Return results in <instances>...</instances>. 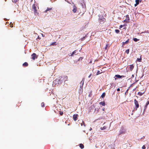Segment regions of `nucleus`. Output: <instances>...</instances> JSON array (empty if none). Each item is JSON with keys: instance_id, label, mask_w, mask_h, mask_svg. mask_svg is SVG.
<instances>
[{"instance_id": "f257e3e1", "label": "nucleus", "mask_w": 149, "mask_h": 149, "mask_svg": "<svg viewBox=\"0 0 149 149\" xmlns=\"http://www.w3.org/2000/svg\"><path fill=\"white\" fill-rule=\"evenodd\" d=\"M99 19L100 22L101 24L103 23L105 21V19L104 18L103 16H99Z\"/></svg>"}, {"instance_id": "f03ea898", "label": "nucleus", "mask_w": 149, "mask_h": 149, "mask_svg": "<svg viewBox=\"0 0 149 149\" xmlns=\"http://www.w3.org/2000/svg\"><path fill=\"white\" fill-rule=\"evenodd\" d=\"M134 102L135 106V109L136 110L139 107V104L138 101L136 99H135L134 100Z\"/></svg>"}, {"instance_id": "7ed1b4c3", "label": "nucleus", "mask_w": 149, "mask_h": 149, "mask_svg": "<svg viewBox=\"0 0 149 149\" xmlns=\"http://www.w3.org/2000/svg\"><path fill=\"white\" fill-rule=\"evenodd\" d=\"M32 8L34 10V13L35 15H38V13L37 12V10L36 9V7L35 6V4H34L33 5Z\"/></svg>"}, {"instance_id": "20e7f679", "label": "nucleus", "mask_w": 149, "mask_h": 149, "mask_svg": "<svg viewBox=\"0 0 149 149\" xmlns=\"http://www.w3.org/2000/svg\"><path fill=\"white\" fill-rule=\"evenodd\" d=\"M32 58L33 60H34L36 58H38V56H37L36 54L33 53L32 55Z\"/></svg>"}, {"instance_id": "39448f33", "label": "nucleus", "mask_w": 149, "mask_h": 149, "mask_svg": "<svg viewBox=\"0 0 149 149\" xmlns=\"http://www.w3.org/2000/svg\"><path fill=\"white\" fill-rule=\"evenodd\" d=\"M78 116V115L77 114H74L73 115V120L74 121H76L77 120V117Z\"/></svg>"}, {"instance_id": "423d86ee", "label": "nucleus", "mask_w": 149, "mask_h": 149, "mask_svg": "<svg viewBox=\"0 0 149 149\" xmlns=\"http://www.w3.org/2000/svg\"><path fill=\"white\" fill-rule=\"evenodd\" d=\"M79 123L80 124H81V126H82L83 125L84 126V127H85L86 126L83 120H79Z\"/></svg>"}, {"instance_id": "0eeeda50", "label": "nucleus", "mask_w": 149, "mask_h": 149, "mask_svg": "<svg viewBox=\"0 0 149 149\" xmlns=\"http://www.w3.org/2000/svg\"><path fill=\"white\" fill-rule=\"evenodd\" d=\"M77 8L76 7L74 6H73V9L72 10V11L74 13H75L77 11Z\"/></svg>"}, {"instance_id": "6e6552de", "label": "nucleus", "mask_w": 149, "mask_h": 149, "mask_svg": "<svg viewBox=\"0 0 149 149\" xmlns=\"http://www.w3.org/2000/svg\"><path fill=\"white\" fill-rule=\"evenodd\" d=\"M130 20V18L129 16L128 15H126V19L124 20V21H126L127 22H129V21Z\"/></svg>"}, {"instance_id": "1a4fd4ad", "label": "nucleus", "mask_w": 149, "mask_h": 149, "mask_svg": "<svg viewBox=\"0 0 149 149\" xmlns=\"http://www.w3.org/2000/svg\"><path fill=\"white\" fill-rule=\"evenodd\" d=\"M134 68V66L133 65H129L130 70L132 71Z\"/></svg>"}, {"instance_id": "9d476101", "label": "nucleus", "mask_w": 149, "mask_h": 149, "mask_svg": "<svg viewBox=\"0 0 149 149\" xmlns=\"http://www.w3.org/2000/svg\"><path fill=\"white\" fill-rule=\"evenodd\" d=\"M149 104V100L148 101L147 103H146V104L144 107V110H146L147 108V106Z\"/></svg>"}, {"instance_id": "9b49d317", "label": "nucleus", "mask_w": 149, "mask_h": 149, "mask_svg": "<svg viewBox=\"0 0 149 149\" xmlns=\"http://www.w3.org/2000/svg\"><path fill=\"white\" fill-rule=\"evenodd\" d=\"M129 39H128L125 42H123V43H123L122 46L123 45H125V44H127V43H129Z\"/></svg>"}, {"instance_id": "f8f14e48", "label": "nucleus", "mask_w": 149, "mask_h": 149, "mask_svg": "<svg viewBox=\"0 0 149 149\" xmlns=\"http://www.w3.org/2000/svg\"><path fill=\"white\" fill-rule=\"evenodd\" d=\"M100 105L104 106L105 105V102L104 101L101 102L99 103Z\"/></svg>"}, {"instance_id": "ddd939ff", "label": "nucleus", "mask_w": 149, "mask_h": 149, "mask_svg": "<svg viewBox=\"0 0 149 149\" xmlns=\"http://www.w3.org/2000/svg\"><path fill=\"white\" fill-rule=\"evenodd\" d=\"M28 64L27 63L25 62L23 64V66L24 67H27L28 65Z\"/></svg>"}, {"instance_id": "4468645a", "label": "nucleus", "mask_w": 149, "mask_h": 149, "mask_svg": "<svg viewBox=\"0 0 149 149\" xmlns=\"http://www.w3.org/2000/svg\"><path fill=\"white\" fill-rule=\"evenodd\" d=\"M79 147L81 149H83L84 148V145L81 143L80 144Z\"/></svg>"}, {"instance_id": "2eb2a0df", "label": "nucleus", "mask_w": 149, "mask_h": 149, "mask_svg": "<svg viewBox=\"0 0 149 149\" xmlns=\"http://www.w3.org/2000/svg\"><path fill=\"white\" fill-rule=\"evenodd\" d=\"M105 95H106V94H105V93L104 92V93H103L101 96V97L102 98H103L105 96Z\"/></svg>"}, {"instance_id": "dca6fc26", "label": "nucleus", "mask_w": 149, "mask_h": 149, "mask_svg": "<svg viewBox=\"0 0 149 149\" xmlns=\"http://www.w3.org/2000/svg\"><path fill=\"white\" fill-rule=\"evenodd\" d=\"M115 77H116L117 78H121L122 76H121L119 74H116V75H115Z\"/></svg>"}, {"instance_id": "f3484780", "label": "nucleus", "mask_w": 149, "mask_h": 149, "mask_svg": "<svg viewBox=\"0 0 149 149\" xmlns=\"http://www.w3.org/2000/svg\"><path fill=\"white\" fill-rule=\"evenodd\" d=\"M52 10V8H47L46 10L45 11V12H47L48 11Z\"/></svg>"}, {"instance_id": "a211bd4d", "label": "nucleus", "mask_w": 149, "mask_h": 149, "mask_svg": "<svg viewBox=\"0 0 149 149\" xmlns=\"http://www.w3.org/2000/svg\"><path fill=\"white\" fill-rule=\"evenodd\" d=\"M76 52H77V51L76 50H75L74 51H73L72 52V54L71 55V56H73V55L75 53H76Z\"/></svg>"}, {"instance_id": "6ab92c4d", "label": "nucleus", "mask_w": 149, "mask_h": 149, "mask_svg": "<svg viewBox=\"0 0 149 149\" xmlns=\"http://www.w3.org/2000/svg\"><path fill=\"white\" fill-rule=\"evenodd\" d=\"M56 45V42H53L50 45L54 46V45Z\"/></svg>"}, {"instance_id": "aec40b11", "label": "nucleus", "mask_w": 149, "mask_h": 149, "mask_svg": "<svg viewBox=\"0 0 149 149\" xmlns=\"http://www.w3.org/2000/svg\"><path fill=\"white\" fill-rule=\"evenodd\" d=\"M136 61H138V62H141V58H137V59Z\"/></svg>"}, {"instance_id": "412c9836", "label": "nucleus", "mask_w": 149, "mask_h": 149, "mask_svg": "<svg viewBox=\"0 0 149 149\" xmlns=\"http://www.w3.org/2000/svg\"><path fill=\"white\" fill-rule=\"evenodd\" d=\"M129 49H127L125 51V52L127 54H129Z\"/></svg>"}, {"instance_id": "4be33fe9", "label": "nucleus", "mask_w": 149, "mask_h": 149, "mask_svg": "<svg viewBox=\"0 0 149 149\" xmlns=\"http://www.w3.org/2000/svg\"><path fill=\"white\" fill-rule=\"evenodd\" d=\"M135 2H136V3L138 5L139 3V0H136Z\"/></svg>"}, {"instance_id": "5701e85b", "label": "nucleus", "mask_w": 149, "mask_h": 149, "mask_svg": "<svg viewBox=\"0 0 149 149\" xmlns=\"http://www.w3.org/2000/svg\"><path fill=\"white\" fill-rule=\"evenodd\" d=\"M102 72H100V71H99V70H98L97 71V73H96V75H97L101 73Z\"/></svg>"}, {"instance_id": "b1692460", "label": "nucleus", "mask_w": 149, "mask_h": 149, "mask_svg": "<svg viewBox=\"0 0 149 149\" xmlns=\"http://www.w3.org/2000/svg\"><path fill=\"white\" fill-rule=\"evenodd\" d=\"M134 40L135 42H137L139 40V39H138L136 38H134L133 39Z\"/></svg>"}, {"instance_id": "393cba45", "label": "nucleus", "mask_w": 149, "mask_h": 149, "mask_svg": "<svg viewBox=\"0 0 149 149\" xmlns=\"http://www.w3.org/2000/svg\"><path fill=\"white\" fill-rule=\"evenodd\" d=\"M115 31L116 33H118L120 32V31L118 29H116L115 30Z\"/></svg>"}, {"instance_id": "a878e982", "label": "nucleus", "mask_w": 149, "mask_h": 149, "mask_svg": "<svg viewBox=\"0 0 149 149\" xmlns=\"http://www.w3.org/2000/svg\"><path fill=\"white\" fill-rule=\"evenodd\" d=\"M12 1L13 2H14L15 3H16L17 2L19 1V0H12Z\"/></svg>"}, {"instance_id": "bb28decb", "label": "nucleus", "mask_w": 149, "mask_h": 149, "mask_svg": "<svg viewBox=\"0 0 149 149\" xmlns=\"http://www.w3.org/2000/svg\"><path fill=\"white\" fill-rule=\"evenodd\" d=\"M143 93H142L141 92H139L138 93V95H139L140 96H141L143 94Z\"/></svg>"}, {"instance_id": "cd10ccee", "label": "nucleus", "mask_w": 149, "mask_h": 149, "mask_svg": "<svg viewBox=\"0 0 149 149\" xmlns=\"http://www.w3.org/2000/svg\"><path fill=\"white\" fill-rule=\"evenodd\" d=\"M41 106L42 107H44L45 106V104L44 103V102H42L41 104Z\"/></svg>"}, {"instance_id": "c85d7f7f", "label": "nucleus", "mask_w": 149, "mask_h": 149, "mask_svg": "<svg viewBox=\"0 0 149 149\" xmlns=\"http://www.w3.org/2000/svg\"><path fill=\"white\" fill-rule=\"evenodd\" d=\"M106 127H105V126H104V127H101V128H100V129L101 130H104V129H106Z\"/></svg>"}, {"instance_id": "c756f323", "label": "nucleus", "mask_w": 149, "mask_h": 149, "mask_svg": "<svg viewBox=\"0 0 149 149\" xmlns=\"http://www.w3.org/2000/svg\"><path fill=\"white\" fill-rule=\"evenodd\" d=\"M124 133H125V132H123V131L120 132L119 133V135H120V134H124Z\"/></svg>"}, {"instance_id": "7c9ffc66", "label": "nucleus", "mask_w": 149, "mask_h": 149, "mask_svg": "<svg viewBox=\"0 0 149 149\" xmlns=\"http://www.w3.org/2000/svg\"><path fill=\"white\" fill-rule=\"evenodd\" d=\"M108 44H107V45H106V46H105V49L106 50L107 49V47H108Z\"/></svg>"}, {"instance_id": "2f4dec72", "label": "nucleus", "mask_w": 149, "mask_h": 149, "mask_svg": "<svg viewBox=\"0 0 149 149\" xmlns=\"http://www.w3.org/2000/svg\"><path fill=\"white\" fill-rule=\"evenodd\" d=\"M146 147L144 145H143L142 148V149H146Z\"/></svg>"}, {"instance_id": "473e14b6", "label": "nucleus", "mask_w": 149, "mask_h": 149, "mask_svg": "<svg viewBox=\"0 0 149 149\" xmlns=\"http://www.w3.org/2000/svg\"><path fill=\"white\" fill-rule=\"evenodd\" d=\"M60 114L61 115H62L63 114V112H60Z\"/></svg>"}, {"instance_id": "72a5a7b5", "label": "nucleus", "mask_w": 149, "mask_h": 149, "mask_svg": "<svg viewBox=\"0 0 149 149\" xmlns=\"http://www.w3.org/2000/svg\"><path fill=\"white\" fill-rule=\"evenodd\" d=\"M123 26L122 25H120V27H119L120 29V28H122Z\"/></svg>"}, {"instance_id": "f704fd0d", "label": "nucleus", "mask_w": 149, "mask_h": 149, "mask_svg": "<svg viewBox=\"0 0 149 149\" xmlns=\"http://www.w3.org/2000/svg\"><path fill=\"white\" fill-rule=\"evenodd\" d=\"M92 75V74L91 73L90 75L88 76V78H90L91 77V76Z\"/></svg>"}, {"instance_id": "c9c22d12", "label": "nucleus", "mask_w": 149, "mask_h": 149, "mask_svg": "<svg viewBox=\"0 0 149 149\" xmlns=\"http://www.w3.org/2000/svg\"><path fill=\"white\" fill-rule=\"evenodd\" d=\"M117 90L118 91H120V89L119 88H118Z\"/></svg>"}, {"instance_id": "e433bc0d", "label": "nucleus", "mask_w": 149, "mask_h": 149, "mask_svg": "<svg viewBox=\"0 0 149 149\" xmlns=\"http://www.w3.org/2000/svg\"><path fill=\"white\" fill-rule=\"evenodd\" d=\"M80 88L81 89H83V85L82 86H80Z\"/></svg>"}, {"instance_id": "4c0bfd02", "label": "nucleus", "mask_w": 149, "mask_h": 149, "mask_svg": "<svg viewBox=\"0 0 149 149\" xmlns=\"http://www.w3.org/2000/svg\"><path fill=\"white\" fill-rule=\"evenodd\" d=\"M85 38L84 37H83L82 38V40H84V39H85Z\"/></svg>"}, {"instance_id": "58836bf2", "label": "nucleus", "mask_w": 149, "mask_h": 149, "mask_svg": "<svg viewBox=\"0 0 149 149\" xmlns=\"http://www.w3.org/2000/svg\"><path fill=\"white\" fill-rule=\"evenodd\" d=\"M122 76L121 77V78H122V77H125V76H123V75H122V76Z\"/></svg>"}, {"instance_id": "ea45409f", "label": "nucleus", "mask_w": 149, "mask_h": 149, "mask_svg": "<svg viewBox=\"0 0 149 149\" xmlns=\"http://www.w3.org/2000/svg\"><path fill=\"white\" fill-rule=\"evenodd\" d=\"M138 5L136 3L134 4V6L135 7L136 6Z\"/></svg>"}, {"instance_id": "a19ab883", "label": "nucleus", "mask_w": 149, "mask_h": 149, "mask_svg": "<svg viewBox=\"0 0 149 149\" xmlns=\"http://www.w3.org/2000/svg\"><path fill=\"white\" fill-rule=\"evenodd\" d=\"M146 33H148V31H147L145 32Z\"/></svg>"}, {"instance_id": "79ce46f5", "label": "nucleus", "mask_w": 149, "mask_h": 149, "mask_svg": "<svg viewBox=\"0 0 149 149\" xmlns=\"http://www.w3.org/2000/svg\"><path fill=\"white\" fill-rule=\"evenodd\" d=\"M10 26H11L12 27H13V26H12V24Z\"/></svg>"}, {"instance_id": "37998d69", "label": "nucleus", "mask_w": 149, "mask_h": 149, "mask_svg": "<svg viewBox=\"0 0 149 149\" xmlns=\"http://www.w3.org/2000/svg\"><path fill=\"white\" fill-rule=\"evenodd\" d=\"M132 76L133 77H134V74H133V75H132Z\"/></svg>"}, {"instance_id": "c03bdc74", "label": "nucleus", "mask_w": 149, "mask_h": 149, "mask_svg": "<svg viewBox=\"0 0 149 149\" xmlns=\"http://www.w3.org/2000/svg\"><path fill=\"white\" fill-rule=\"evenodd\" d=\"M11 24H12V25H13V24L12 23Z\"/></svg>"}, {"instance_id": "a18cd8bd", "label": "nucleus", "mask_w": 149, "mask_h": 149, "mask_svg": "<svg viewBox=\"0 0 149 149\" xmlns=\"http://www.w3.org/2000/svg\"><path fill=\"white\" fill-rule=\"evenodd\" d=\"M66 77L67 78V76H66Z\"/></svg>"}]
</instances>
